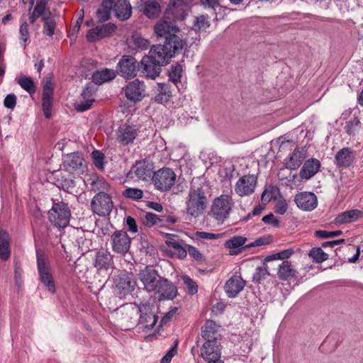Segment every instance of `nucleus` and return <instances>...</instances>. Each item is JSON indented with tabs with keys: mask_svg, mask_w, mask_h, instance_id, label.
I'll return each mask as SVG.
<instances>
[{
	"mask_svg": "<svg viewBox=\"0 0 363 363\" xmlns=\"http://www.w3.org/2000/svg\"><path fill=\"white\" fill-rule=\"evenodd\" d=\"M188 4L184 0H169L163 17L154 26V32L157 38L164 39V42L171 40L173 36L180 41L182 47L186 45V41L177 33L180 28L177 22L182 21L187 16ZM174 40H172L173 41Z\"/></svg>",
	"mask_w": 363,
	"mask_h": 363,
	"instance_id": "1",
	"label": "nucleus"
},
{
	"mask_svg": "<svg viewBox=\"0 0 363 363\" xmlns=\"http://www.w3.org/2000/svg\"><path fill=\"white\" fill-rule=\"evenodd\" d=\"M171 40H170V43L169 40H167V42H164L162 45H152L147 56L154 59L155 62H160V65L165 66L172 57L180 53L184 48V47H182V44H179L180 41L177 38L173 36Z\"/></svg>",
	"mask_w": 363,
	"mask_h": 363,
	"instance_id": "2",
	"label": "nucleus"
},
{
	"mask_svg": "<svg viewBox=\"0 0 363 363\" xmlns=\"http://www.w3.org/2000/svg\"><path fill=\"white\" fill-rule=\"evenodd\" d=\"M36 258L38 272L40 281L48 291L52 294H55L56 291L55 284L53 276L51 273L50 261L44 250L40 248H37Z\"/></svg>",
	"mask_w": 363,
	"mask_h": 363,
	"instance_id": "3",
	"label": "nucleus"
},
{
	"mask_svg": "<svg viewBox=\"0 0 363 363\" xmlns=\"http://www.w3.org/2000/svg\"><path fill=\"white\" fill-rule=\"evenodd\" d=\"M49 221L56 228H64L69 225L71 211L67 203L52 199L48 213Z\"/></svg>",
	"mask_w": 363,
	"mask_h": 363,
	"instance_id": "4",
	"label": "nucleus"
},
{
	"mask_svg": "<svg viewBox=\"0 0 363 363\" xmlns=\"http://www.w3.org/2000/svg\"><path fill=\"white\" fill-rule=\"evenodd\" d=\"M234 206V201L229 195L223 194L214 199L209 215L218 224H222L228 218Z\"/></svg>",
	"mask_w": 363,
	"mask_h": 363,
	"instance_id": "5",
	"label": "nucleus"
},
{
	"mask_svg": "<svg viewBox=\"0 0 363 363\" xmlns=\"http://www.w3.org/2000/svg\"><path fill=\"white\" fill-rule=\"evenodd\" d=\"M207 199L202 187L191 189L186 201V213L193 217H198L206 208Z\"/></svg>",
	"mask_w": 363,
	"mask_h": 363,
	"instance_id": "6",
	"label": "nucleus"
},
{
	"mask_svg": "<svg viewBox=\"0 0 363 363\" xmlns=\"http://www.w3.org/2000/svg\"><path fill=\"white\" fill-rule=\"evenodd\" d=\"M137 306L140 314L138 324L141 328L152 329L158 320L155 306L150 302H145L140 303Z\"/></svg>",
	"mask_w": 363,
	"mask_h": 363,
	"instance_id": "7",
	"label": "nucleus"
},
{
	"mask_svg": "<svg viewBox=\"0 0 363 363\" xmlns=\"http://www.w3.org/2000/svg\"><path fill=\"white\" fill-rule=\"evenodd\" d=\"M152 179L157 190L167 191L174 186L176 174L172 169L163 167L153 173Z\"/></svg>",
	"mask_w": 363,
	"mask_h": 363,
	"instance_id": "8",
	"label": "nucleus"
},
{
	"mask_svg": "<svg viewBox=\"0 0 363 363\" xmlns=\"http://www.w3.org/2000/svg\"><path fill=\"white\" fill-rule=\"evenodd\" d=\"M116 293L121 298L132 294L135 289L137 281L133 273L123 272L114 280Z\"/></svg>",
	"mask_w": 363,
	"mask_h": 363,
	"instance_id": "9",
	"label": "nucleus"
},
{
	"mask_svg": "<svg viewBox=\"0 0 363 363\" xmlns=\"http://www.w3.org/2000/svg\"><path fill=\"white\" fill-rule=\"evenodd\" d=\"M140 133L136 125L129 123L121 124L116 131V140L121 146L134 143Z\"/></svg>",
	"mask_w": 363,
	"mask_h": 363,
	"instance_id": "10",
	"label": "nucleus"
},
{
	"mask_svg": "<svg viewBox=\"0 0 363 363\" xmlns=\"http://www.w3.org/2000/svg\"><path fill=\"white\" fill-rule=\"evenodd\" d=\"M93 212L99 216H108L113 207L111 196L105 192L96 194L91 201Z\"/></svg>",
	"mask_w": 363,
	"mask_h": 363,
	"instance_id": "11",
	"label": "nucleus"
},
{
	"mask_svg": "<svg viewBox=\"0 0 363 363\" xmlns=\"http://www.w3.org/2000/svg\"><path fill=\"white\" fill-rule=\"evenodd\" d=\"M138 63L131 55H123L116 66V74L125 79L134 78L138 73Z\"/></svg>",
	"mask_w": 363,
	"mask_h": 363,
	"instance_id": "12",
	"label": "nucleus"
},
{
	"mask_svg": "<svg viewBox=\"0 0 363 363\" xmlns=\"http://www.w3.org/2000/svg\"><path fill=\"white\" fill-rule=\"evenodd\" d=\"M157 295L160 301L174 300L178 295L177 286L167 278L162 277L159 280L157 289L152 292Z\"/></svg>",
	"mask_w": 363,
	"mask_h": 363,
	"instance_id": "13",
	"label": "nucleus"
},
{
	"mask_svg": "<svg viewBox=\"0 0 363 363\" xmlns=\"http://www.w3.org/2000/svg\"><path fill=\"white\" fill-rule=\"evenodd\" d=\"M112 250L121 255L126 254L131 244V239L126 231L120 230H116L111 236Z\"/></svg>",
	"mask_w": 363,
	"mask_h": 363,
	"instance_id": "14",
	"label": "nucleus"
},
{
	"mask_svg": "<svg viewBox=\"0 0 363 363\" xmlns=\"http://www.w3.org/2000/svg\"><path fill=\"white\" fill-rule=\"evenodd\" d=\"M85 160L83 154L79 152H74L66 155L63 158V169L70 173L83 172L85 167Z\"/></svg>",
	"mask_w": 363,
	"mask_h": 363,
	"instance_id": "15",
	"label": "nucleus"
},
{
	"mask_svg": "<svg viewBox=\"0 0 363 363\" xmlns=\"http://www.w3.org/2000/svg\"><path fill=\"white\" fill-rule=\"evenodd\" d=\"M140 280L144 286V289L148 292H153L159 283L161 277L158 272L152 266H147L139 274Z\"/></svg>",
	"mask_w": 363,
	"mask_h": 363,
	"instance_id": "16",
	"label": "nucleus"
},
{
	"mask_svg": "<svg viewBox=\"0 0 363 363\" xmlns=\"http://www.w3.org/2000/svg\"><path fill=\"white\" fill-rule=\"evenodd\" d=\"M257 177L254 174L241 177L235 184V191L240 197L251 195L255 192Z\"/></svg>",
	"mask_w": 363,
	"mask_h": 363,
	"instance_id": "17",
	"label": "nucleus"
},
{
	"mask_svg": "<svg viewBox=\"0 0 363 363\" xmlns=\"http://www.w3.org/2000/svg\"><path fill=\"white\" fill-rule=\"evenodd\" d=\"M116 26L111 23L96 26L87 31L86 35V40L89 43H94L103 38L110 37L116 31Z\"/></svg>",
	"mask_w": 363,
	"mask_h": 363,
	"instance_id": "18",
	"label": "nucleus"
},
{
	"mask_svg": "<svg viewBox=\"0 0 363 363\" xmlns=\"http://www.w3.org/2000/svg\"><path fill=\"white\" fill-rule=\"evenodd\" d=\"M145 86L143 82L136 79L129 82L124 88L126 98L133 102L141 101L145 96Z\"/></svg>",
	"mask_w": 363,
	"mask_h": 363,
	"instance_id": "19",
	"label": "nucleus"
},
{
	"mask_svg": "<svg viewBox=\"0 0 363 363\" xmlns=\"http://www.w3.org/2000/svg\"><path fill=\"white\" fill-rule=\"evenodd\" d=\"M294 201L300 209L307 211H313L318 205L315 194L308 191L297 194L295 196Z\"/></svg>",
	"mask_w": 363,
	"mask_h": 363,
	"instance_id": "20",
	"label": "nucleus"
},
{
	"mask_svg": "<svg viewBox=\"0 0 363 363\" xmlns=\"http://www.w3.org/2000/svg\"><path fill=\"white\" fill-rule=\"evenodd\" d=\"M222 345L220 340L205 342L201 347V356L206 360L220 359Z\"/></svg>",
	"mask_w": 363,
	"mask_h": 363,
	"instance_id": "21",
	"label": "nucleus"
},
{
	"mask_svg": "<svg viewBox=\"0 0 363 363\" xmlns=\"http://www.w3.org/2000/svg\"><path fill=\"white\" fill-rule=\"evenodd\" d=\"M141 64L143 65V72L147 78L155 79L161 72L162 67L164 65H160V62H157L154 59L150 58L147 55H145L142 60Z\"/></svg>",
	"mask_w": 363,
	"mask_h": 363,
	"instance_id": "22",
	"label": "nucleus"
},
{
	"mask_svg": "<svg viewBox=\"0 0 363 363\" xmlns=\"http://www.w3.org/2000/svg\"><path fill=\"white\" fill-rule=\"evenodd\" d=\"M113 255L106 250H99L96 253L94 266L98 271H108L113 268Z\"/></svg>",
	"mask_w": 363,
	"mask_h": 363,
	"instance_id": "23",
	"label": "nucleus"
},
{
	"mask_svg": "<svg viewBox=\"0 0 363 363\" xmlns=\"http://www.w3.org/2000/svg\"><path fill=\"white\" fill-rule=\"evenodd\" d=\"M219 325L213 320H207L201 328V337L205 340H220L221 335L219 333Z\"/></svg>",
	"mask_w": 363,
	"mask_h": 363,
	"instance_id": "24",
	"label": "nucleus"
},
{
	"mask_svg": "<svg viewBox=\"0 0 363 363\" xmlns=\"http://www.w3.org/2000/svg\"><path fill=\"white\" fill-rule=\"evenodd\" d=\"M113 11L115 16L121 21L129 19L132 15V6L128 0H115Z\"/></svg>",
	"mask_w": 363,
	"mask_h": 363,
	"instance_id": "25",
	"label": "nucleus"
},
{
	"mask_svg": "<svg viewBox=\"0 0 363 363\" xmlns=\"http://www.w3.org/2000/svg\"><path fill=\"white\" fill-rule=\"evenodd\" d=\"M247 240L246 237L235 235L226 240L224 243V246L225 248L229 249L230 255H238L244 250L249 248L247 247L245 245Z\"/></svg>",
	"mask_w": 363,
	"mask_h": 363,
	"instance_id": "26",
	"label": "nucleus"
},
{
	"mask_svg": "<svg viewBox=\"0 0 363 363\" xmlns=\"http://www.w3.org/2000/svg\"><path fill=\"white\" fill-rule=\"evenodd\" d=\"M320 165V162L318 159L311 158L306 160L300 170V177L304 180L310 179L318 172Z\"/></svg>",
	"mask_w": 363,
	"mask_h": 363,
	"instance_id": "27",
	"label": "nucleus"
},
{
	"mask_svg": "<svg viewBox=\"0 0 363 363\" xmlns=\"http://www.w3.org/2000/svg\"><path fill=\"white\" fill-rule=\"evenodd\" d=\"M134 172L135 176L142 180H147L152 177L154 164L147 160L136 161Z\"/></svg>",
	"mask_w": 363,
	"mask_h": 363,
	"instance_id": "28",
	"label": "nucleus"
},
{
	"mask_svg": "<svg viewBox=\"0 0 363 363\" xmlns=\"http://www.w3.org/2000/svg\"><path fill=\"white\" fill-rule=\"evenodd\" d=\"M245 281L240 276L230 277L225 284V291L229 298H235L245 287Z\"/></svg>",
	"mask_w": 363,
	"mask_h": 363,
	"instance_id": "29",
	"label": "nucleus"
},
{
	"mask_svg": "<svg viewBox=\"0 0 363 363\" xmlns=\"http://www.w3.org/2000/svg\"><path fill=\"white\" fill-rule=\"evenodd\" d=\"M154 101L158 104L166 103L172 97L171 86L167 83H157L153 89Z\"/></svg>",
	"mask_w": 363,
	"mask_h": 363,
	"instance_id": "30",
	"label": "nucleus"
},
{
	"mask_svg": "<svg viewBox=\"0 0 363 363\" xmlns=\"http://www.w3.org/2000/svg\"><path fill=\"white\" fill-rule=\"evenodd\" d=\"M335 159L337 167L347 168L354 162V154L350 148L344 147L336 153Z\"/></svg>",
	"mask_w": 363,
	"mask_h": 363,
	"instance_id": "31",
	"label": "nucleus"
},
{
	"mask_svg": "<svg viewBox=\"0 0 363 363\" xmlns=\"http://www.w3.org/2000/svg\"><path fill=\"white\" fill-rule=\"evenodd\" d=\"M11 238L9 233L3 229L0 230V259L6 262L11 257Z\"/></svg>",
	"mask_w": 363,
	"mask_h": 363,
	"instance_id": "32",
	"label": "nucleus"
},
{
	"mask_svg": "<svg viewBox=\"0 0 363 363\" xmlns=\"http://www.w3.org/2000/svg\"><path fill=\"white\" fill-rule=\"evenodd\" d=\"M297 271L290 261L284 260L279 264L277 271V276L281 281L290 280L297 277Z\"/></svg>",
	"mask_w": 363,
	"mask_h": 363,
	"instance_id": "33",
	"label": "nucleus"
},
{
	"mask_svg": "<svg viewBox=\"0 0 363 363\" xmlns=\"http://www.w3.org/2000/svg\"><path fill=\"white\" fill-rule=\"evenodd\" d=\"M116 77V72L114 69L104 68L95 71L92 74V82L96 84L101 85L114 79Z\"/></svg>",
	"mask_w": 363,
	"mask_h": 363,
	"instance_id": "34",
	"label": "nucleus"
},
{
	"mask_svg": "<svg viewBox=\"0 0 363 363\" xmlns=\"http://www.w3.org/2000/svg\"><path fill=\"white\" fill-rule=\"evenodd\" d=\"M139 10L148 18H156L161 12L160 4L156 1H147L139 6Z\"/></svg>",
	"mask_w": 363,
	"mask_h": 363,
	"instance_id": "35",
	"label": "nucleus"
},
{
	"mask_svg": "<svg viewBox=\"0 0 363 363\" xmlns=\"http://www.w3.org/2000/svg\"><path fill=\"white\" fill-rule=\"evenodd\" d=\"M306 158V154L303 150L297 147L289 156V160L286 162V167L290 169H297Z\"/></svg>",
	"mask_w": 363,
	"mask_h": 363,
	"instance_id": "36",
	"label": "nucleus"
},
{
	"mask_svg": "<svg viewBox=\"0 0 363 363\" xmlns=\"http://www.w3.org/2000/svg\"><path fill=\"white\" fill-rule=\"evenodd\" d=\"M114 1L115 0L102 1L100 7L96 11V18L99 22L103 23L110 18Z\"/></svg>",
	"mask_w": 363,
	"mask_h": 363,
	"instance_id": "37",
	"label": "nucleus"
},
{
	"mask_svg": "<svg viewBox=\"0 0 363 363\" xmlns=\"http://www.w3.org/2000/svg\"><path fill=\"white\" fill-rule=\"evenodd\" d=\"M281 196L280 189L277 186L269 185L264 189L261 195L262 203L266 206L271 200L276 201Z\"/></svg>",
	"mask_w": 363,
	"mask_h": 363,
	"instance_id": "38",
	"label": "nucleus"
},
{
	"mask_svg": "<svg viewBox=\"0 0 363 363\" xmlns=\"http://www.w3.org/2000/svg\"><path fill=\"white\" fill-rule=\"evenodd\" d=\"M362 212L359 210H350L345 211L340 214H339L336 218L335 221L337 223L343 224L351 223L352 221L356 220L359 217Z\"/></svg>",
	"mask_w": 363,
	"mask_h": 363,
	"instance_id": "39",
	"label": "nucleus"
},
{
	"mask_svg": "<svg viewBox=\"0 0 363 363\" xmlns=\"http://www.w3.org/2000/svg\"><path fill=\"white\" fill-rule=\"evenodd\" d=\"M164 218H162V217L158 216L154 213L146 212L143 220V223L144 225L148 228H152L155 225L162 227L164 226Z\"/></svg>",
	"mask_w": 363,
	"mask_h": 363,
	"instance_id": "40",
	"label": "nucleus"
},
{
	"mask_svg": "<svg viewBox=\"0 0 363 363\" xmlns=\"http://www.w3.org/2000/svg\"><path fill=\"white\" fill-rule=\"evenodd\" d=\"M42 21H43V33L50 37L52 36L55 33V22L50 11H48V14L42 17Z\"/></svg>",
	"mask_w": 363,
	"mask_h": 363,
	"instance_id": "41",
	"label": "nucleus"
},
{
	"mask_svg": "<svg viewBox=\"0 0 363 363\" xmlns=\"http://www.w3.org/2000/svg\"><path fill=\"white\" fill-rule=\"evenodd\" d=\"M18 84L26 91L30 95H32L36 91V86L33 80L26 76L20 77L18 79Z\"/></svg>",
	"mask_w": 363,
	"mask_h": 363,
	"instance_id": "42",
	"label": "nucleus"
},
{
	"mask_svg": "<svg viewBox=\"0 0 363 363\" xmlns=\"http://www.w3.org/2000/svg\"><path fill=\"white\" fill-rule=\"evenodd\" d=\"M308 256L315 263L320 264L328 259V255L321 247H313L308 252Z\"/></svg>",
	"mask_w": 363,
	"mask_h": 363,
	"instance_id": "43",
	"label": "nucleus"
},
{
	"mask_svg": "<svg viewBox=\"0 0 363 363\" xmlns=\"http://www.w3.org/2000/svg\"><path fill=\"white\" fill-rule=\"evenodd\" d=\"M91 191L98 193L104 192L108 190L109 185L108 182L103 177H96L94 180L91 182Z\"/></svg>",
	"mask_w": 363,
	"mask_h": 363,
	"instance_id": "44",
	"label": "nucleus"
},
{
	"mask_svg": "<svg viewBox=\"0 0 363 363\" xmlns=\"http://www.w3.org/2000/svg\"><path fill=\"white\" fill-rule=\"evenodd\" d=\"M91 156L95 167L99 170H104L105 164L104 154L100 150H94Z\"/></svg>",
	"mask_w": 363,
	"mask_h": 363,
	"instance_id": "45",
	"label": "nucleus"
},
{
	"mask_svg": "<svg viewBox=\"0 0 363 363\" xmlns=\"http://www.w3.org/2000/svg\"><path fill=\"white\" fill-rule=\"evenodd\" d=\"M122 195L132 200H140L143 197V191L138 188H127L123 192Z\"/></svg>",
	"mask_w": 363,
	"mask_h": 363,
	"instance_id": "46",
	"label": "nucleus"
},
{
	"mask_svg": "<svg viewBox=\"0 0 363 363\" xmlns=\"http://www.w3.org/2000/svg\"><path fill=\"white\" fill-rule=\"evenodd\" d=\"M182 67L179 64L172 65L169 71V78L174 84L180 82L182 77Z\"/></svg>",
	"mask_w": 363,
	"mask_h": 363,
	"instance_id": "47",
	"label": "nucleus"
},
{
	"mask_svg": "<svg viewBox=\"0 0 363 363\" xmlns=\"http://www.w3.org/2000/svg\"><path fill=\"white\" fill-rule=\"evenodd\" d=\"M210 26V23L208 21V16L201 15L200 16L196 17L194 21L193 28L195 30H206Z\"/></svg>",
	"mask_w": 363,
	"mask_h": 363,
	"instance_id": "48",
	"label": "nucleus"
},
{
	"mask_svg": "<svg viewBox=\"0 0 363 363\" xmlns=\"http://www.w3.org/2000/svg\"><path fill=\"white\" fill-rule=\"evenodd\" d=\"M267 266L264 264L263 267H258L256 269V272L253 274L252 280L253 281L259 284L262 281L265 279L266 277L269 275Z\"/></svg>",
	"mask_w": 363,
	"mask_h": 363,
	"instance_id": "49",
	"label": "nucleus"
},
{
	"mask_svg": "<svg viewBox=\"0 0 363 363\" xmlns=\"http://www.w3.org/2000/svg\"><path fill=\"white\" fill-rule=\"evenodd\" d=\"M201 5L206 9L211 11V13L217 16L216 9L220 7L219 0H199Z\"/></svg>",
	"mask_w": 363,
	"mask_h": 363,
	"instance_id": "50",
	"label": "nucleus"
},
{
	"mask_svg": "<svg viewBox=\"0 0 363 363\" xmlns=\"http://www.w3.org/2000/svg\"><path fill=\"white\" fill-rule=\"evenodd\" d=\"M178 308L177 307H173L170 308V310L163 315L157 327V333H159L160 330H163V325L167 324L171 321L172 318L176 314Z\"/></svg>",
	"mask_w": 363,
	"mask_h": 363,
	"instance_id": "51",
	"label": "nucleus"
},
{
	"mask_svg": "<svg viewBox=\"0 0 363 363\" xmlns=\"http://www.w3.org/2000/svg\"><path fill=\"white\" fill-rule=\"evenodd\" d=\"M184 284L186 286L188 294L194 295L198 292V285L191 278L187 275L182 277Z\"/></svg>",
	"mask_w": 363,
	"mask_h": 363,
	"instance_id": "52",
	"label": "nucleus"
},
{
	"mask_svg": "<svg viewBox=\"0 0 363 363\" xmlns=\"http://www.w3.org/2000/svg\"><path fill=\"white\" fill-rule=\"evenodd\" d=\"M342 234V230L327 231L323 230H318L315 231V236L322 239L337 237Z\"/></svg>",
	"mask_w": 363,
	"mask_h": 363,
	"instance_id": "53",
	"label": "nucleus"
},
{
	"mask_svg": "<svg viewBox=\"0 0 363 363\" xmlns=\"http://www.w3.org/2000/svg\"><path fill=\"white\" fill-rule=\"evenodd\" d=\"M276 201L277 202L274 207V212L277 214L284 215L288 208L286 201L281 196V197H279Z\"/></svg>",
	"mask_w": 363,
	"mask_h": 363,
	"instance_id": "54",
	"label": "nucleus"
},
{
	"mask_svg": "<svg viewBox=\"0 0 363 363\" xmlns=\"http://www.w3.org/2000/svg\"><path fill=\"white\" fill-rule=\"evenodd\" d=\"M45 14H48V12H45V9L41 8L39 5H35L32 13L29 16V21L33 24L40 16H43Z\"/></svg>",
	"mask_w": 363,
	"mask_h": 363,
	"instance_id": "55",
	"label": "nucleus"
},
{
	"mask_svg": "<svg viewBox=\"0 0 363 363\" xmlns=\"http://www.w3.org/2000/svg\"><path fill=\"white\" fill-rule=\"evenodd\" d=\"M53 99H42V108L46 118L51 117Z\"/></svg>",
	"mask_w": 363,
	"mask_h": 363,
	"instance_id": "56",
	"label": "nucleus"
},
{
	"mask_svg": "<svg viewBox=\"0 0 363 363\" xmlns=\"http://www.w3.org/2000/svg\"><path fill=\"white\" fill-rule=\"evenodd\" d=\"M188 248L189 255L195 259L196 261L202 263L205 262V258L203 255L200 252V251L194 246L192 245H186Z\"/></svg>",
	"mask_w": 363,
	"mask_h": 363,
	"instance_id": "57",
	"label": "nucleus"
},
{
	"mask_svg": "<svg viewBox=\"0 0 363 363\" xmlns=\"http://www.w3.org/2000/svg\"><path fill=\"white\" fill-rule=\"evenodd\" d=\"M133 43L138 48L141 50H146L150 46L149 40L139 35L133 37Z\"/></svg>",
	"mask_w": 363,
	"mask_h": 363,
	"instance_id": "58",
	"label": "nucleus"
},
{
	"mask_svg": "<svg viewBox=\"0 0 363 363\" xmlns=\"http://www.w3.org/2000/svg\"><path fill=\"white\" fill-rule=\"evenodd\" d=\"M195 235L197 238L206 239V240H215L220 238L223 234L221 233H212L203 231H196Z\"/></svg>",
	"mask_w": 363,
	"mask_h": 363,
	"instance_id": "59",
	"label": "nucleus"
},
{
	"mask_svg": "<svg viewBox=\"0 0 363 363\" xmlns=\"http://www.w3.org/2000/svg\"><path fill=\"white\" fill-rule=\"evenodd\" d=\"M94 100H84L83 101L76 102L74 108L77 111L84 112L89 109Z\"/></svg>",
	"mask_w": 363,
	"mask_h": 363,
	"instance_id": "60",
	"label": "nucleus"
},
{
	"mask_svg": "<svg viewBox=\"0 0 363 363\" xmlns=\"http://www.w3.org/2000/svg\"><path fill=\"white\" fill-rule=\"evenodd\" d=\"M17 99L14 94L6 95L4 100V106L9 109H13L16 105Z\"/></svg>",
	"mask_w": 363,
	"mask_h": 363,
	"instance_id": "61",
	"label": "nucleus"
},
{
	"mask_svg": "<svg viewBox=\"0 0 363 363\" xmlns=\"http://www.w3.org/2000/svg\"><path fill=\"white\" fill-rule=\"evenodd\" d=\"M270 242H271V238L269 236L260 237V238L256 239L252 242L246 245V247L250 248L252 247L262 246L264 245L269 244Z\"/></svg>",
	"mask_w": 363,
	"mask_h": 363,
	"instance_id": "62",
	"label": "nucleus"
},
{
	"mask_svg": "<svg viewBox=\"0 0 363 363\" xmlns=\"http://www.w3.org/2000/svg\"><path fill=\"white\" fill-rule=\"evenodd\" d=\"M177 353V342L168 350L166 354L162 358L160 363H170L172 357Z\"/></svg>",
	"mask_w": 363,
	"mask_h": 363,
	"instance_id": "63",
	"label": "nucleus"
},
{
	"mask_svg": "<svg viewBox=\"0 0 363 363\" xmlns=\"http://www.w3.org/2000/svg\"><path fill=\"white\" fill-rule=\"evenodd\" d=\"M42 99H53V87L50 82H47L43 85Z\"/></svg>",
	"mask_w": 363,
	"mask_h": 363,
	"instance_id": "64",
	"label": "nucleus"
}]
</instances>
